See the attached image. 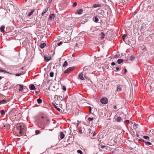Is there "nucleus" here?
<instances>
[{"mask_svg":"<svg viewBox=\"0 0 154 154\" xmlns=\"http://www.w3.org/2000/svg\"><path fill=\"white\" fill-rule=\"evenodd\" d=\"M35 132L36 134H38L40 133V131L39 130H37L35 131Z\"/></svg>","mask_w":154,"mask_h":154,"instance_id":"c9c22d12","label":"nucleus"},{"mask_svg":"<svg viewBox=\"0 0 154 154\" xmlns=\"http://www.w3.org/2000/svg\"><path fill=\"white\" fill-rule=\"evenodd\" d=\"M55 17V15L54 14H51L49 16V20H54Z\"/></svg>","mask_w":154,"mask_h":154,"instance_id":"6e6552de","label":"nucleus"},{"mask_svg":"<svg viewBox=\"0 0 154 154\" xmlns=\"http://www.w3.org/2000/svg\"><path fill=\"white\" fill-rule=\"evenodd\" d=\"M54 73L53 72H51L50 73V76L51 77H52L54 76Z\"/></svg>","mask_w":154,"mask_h":154,"instance_id":"7c9ffc66","label":"nucleus"},{"mask_svg":"<svg viewBox=\"0 0 154 154\" xmlns=\"http://www.w3.org/2000/svg\"><path fill=\"white\" fill-rule=\"evenodd\" d=\"M0 71L1 72H5L6 73H8V72H7L6 71H5L4 70H2V69H0Z\"/></svg>","mask_w":154,"mask_h":154,"instance_id":"4c0bfd02","label":"nucleus"},{"mask_svg":"<svg viewBox=\"0 0 154 154\" xmlns=\"http://www.w3.org/2000/svg\"><path fill=\"white\" fill-rule=\"evenodd\" d=\"M105 36V34L103 32H101L100 34V38L101 39H103L104 38Z\"/></svg>","mask_w":154,"mask_h":154,"instance_id":"ddd939ff","label":"nucleus"},{"mask_svg":"<svg viewBox=\"0 0 154 154\" xmlns=\"http://www.w3.org/2000/svg\"><path fill=\"white\" fill-rule=\"evenodd\" d=\"M98 18L97 17H95L94 18V21L96 23H97L98 22Z\"/></svg>","mask_w":154,"mask_h":154,"instance_id":"cd10ccee","label":"nucleus"},{"mask_svg":"<svg viewBox=\"0 0 154 154\" xmlns=\"http://www.w3.org/2000/svg\"><path fill=\"white\" fill-rule=\"evenodd\" d=\"M75 68L74 66L70 67L67 69L64 72V73H67L73 70Z\"/></svg>","mask_w":154,"mask_h":154,"instance_id":"39448f33","label":"nucleus"},{"mask_svg":"<svg viewBox=\"0 0 154 154\" xmlns=\"http://www.w3.org/2000/svg\"><path fill=\"white\" fill-rule=\"evenodd\" d=\"M36 93L37 95L38 94L39 92L38 91H36Z\"/></svg>","mask_w":154,"mask_h":154,"instance_id":"3c124183","label":"nucleus"},{"mask_svg":"<svg viewBox=\"0 0 154 154\" xmlns=\"http://www.w3.org/2000/svg\"><path fill=\"white\" fill-rule=\"evenodd\" d=\"M60 97H61L60 96H58L57 95H55V96L54 97L55 100H54V102L57 105V104L56 103L57 102V100L59 101H60Z\"/></svg>","mask_w":154,"mask_h":154,"instance_id":"423d86ee","label":"nucleus"},{"mask_svg":"<svg viewBox=\"0 0 154 154\" xmlns=\"http://www.w3.org/2000/svg\"><path fill=\"white\" fill-rule=\"evenodd\" d=\"M124 61V60H123V59H118V60H117V62L118 63V64H120L121 63H122Z\"/></svg>","mask_w":154,"mask_h":154,"instance_id":"6ab92c4d","label":"nucleus"},{"mask_svg":"<svg viewBox=\"0 0 154 154\" xmlns=\"http://www.w3.org/2000/svg\"><path fill=\"white\" fill-rule=\"evenodd\" d=\"M124 71H125V73L126 72H127V69H125L124 70Z\"/></svg>","mask_w":154,"mask_h":154,"instance_id":"8fccbe9b","label":"nucleus"},{"mask_svg":"<svg viewBox=\"0 0 154 154\" xmlns=\"http://www.w3.org/2000/svg\"><path fill=\"white\" fill-rule=\"evenodd\" d=\"M95 135H96V134H95V133H93V136H95Z\"/></svg>","mask_w":154,"mask_h":154,"instance_id":"603ef678","label":"nucleus"},{"mask_svg":"<svg viewBox=\"0 0 154 154\" xmlns=\"http://www.w3.org/2000/svg\"><path fill=\"white\" fill-rule=\"evenodd\" d=\"M4 128H7V126H6V125H5L4 126Z\"/></svg>","mask_w":154,"mask_h":154,"instance_id":"09e8293b","label":"nucleus"},{"mask_svg":"<svg viewBox=\"0 0 154 154\" xmlns=\"http://www.w3.org/2000/svg\"><path fill=\"white\" fill-rule=\"evenodd\" d=\"M34 11V9H31L29 10L26 13L27 16L29 17H30L33 13Z\"/></svg>","mask_w":154,"mask_h":154,"instance_id":"7ed1b4c3","label":"nucleus"},{"mask_svg":"<svg viewBox=\"0 0 154 154\" xmlns=\"http://www.w3.org/2000/svg\"><path fill=\"white\" fill-rule=\"evenodd\" d=\"M0 113L2 115H5V111L3 109L0 110Z\"/></svg>","mask_w":154,"mask_h":154,"instance_id":"bb28decb","label":"nucleus"},{"mask_svg":"<svg viewBox=\"0 0 154 154\" xmlns=\"http://www.w3.org/2000/svg\"><path fill=\"white\" fill-rule=\"evenodd\" d=\"M44 58L45 61L47 62H48L51 60V57H46L45 56L44 57Z\"/></svg>","mask_w":154,"mask_h":154,"instance_id":"9b49d317","label":"nucleus"},{"mask_svg":"<svg viewBox=\"0 0 154 154\" xmlns=\"http://www.w3.org/2000/svg\"><path fill=\"white\" fill-rule=\"evenodd\" d=\"M111 65L112 66H114L116 65V63L114 62H113L111 63Z\"/></svg>","mask_w":154,"mask_h":154,"instance_id":"a19ab883","label":"nucleus"},{"mask_svg":"<svg viewBox=\"0 0 154 154\" xmlns=\"http://www.w3.org/2000/svg\"><path fill=\"white\" fill-rule=\"evenodd\" d=\"M139 140L140 141L144 142V143H145V141L144 140H143V139H140Z\"/></svg>","mask_w":154,"mask_h":154,"instance_id":"37998d69","label":"nucleus"},{"mask_svg":"<svg viewBox=\"0 0 154 154\" xmlns=\"http://www.w3.org/2000/svg\"><path fill=\"white\" fill-rule=\"evenodd\" d=\"M64 137H65V135L62 132H61L60 133V137L61 138V139H63L64 138Z\"/></svg>","mask_w":154,"mask_h":154,"instance_id":"f3484780","label":"nucleus"},{"mask_svg":"<svg viewBox=\"0 0 154 154\" xmlns=\"http://www.w3.org/2000/svg\"><path fill=\"white\" fill-rule=\"evenodd\" d=\"M83 76L84 75L83 73H79V78L82 80H84V79Z\"/></svg>","mask_w":154,"mask_h":154,"instance_id":"4468645a","label":"nucleus"},{"mask_svg":"<svg viewBox=\"0 0 154 154\" xmlns=\"http://www.w3.org/2000/svg\"><path fill=\"white\" fill-rule=\"evenodd\" d=\"M23 86L21 85H20V88H19V91H22L23 90Z\"/></svg>","mask_w":154,"mask_h":154,"instance_id":"5701e85b","label":"nucleus"},{"mask_svg":"<svg viewBox=\"0 0 154 154\" xmlns=\"http://www.w3.org/2000/svg\"><path fill=\"white\" fill-rule=\"evenodd\" d=\"M63 90L65 91L66 90V88L65 86H63Z\"/></svg>","mask_w":154,"mask_h":154,"instance_id":"79ce46f5","label":"nucleus"},{"mask_svg":"<svg viewBox=\"0 0 154 154\" xmlns=\"http://www.w3.org/2000/svg\"><path fill=\"white\" fill-rule=\"evenodd\" d=\"M151 134L153 135L154 136V130H151L150 131Z\"/></svg>","mask_w":154,"mask_h":154,"instance_id":"e433bc0d","label":"nucleus"},{"mask_svg":"<svg viewBox=\"0 0 154 154\" xmlns=\"http://www.w3.org/2000/svg\"><path fill=\"white\" fill-rule=\"evenodd\" d=\"M129 122V120H126L125 121V122H126V123H128Z\"/></svg>","mask_w":154,"mask_h":154,"instance_id":"a18cd8bd","label":"nucleus"},{"mask_svg":"<svg viewBox=\"0 0 154 154\" xmlns=\"http://www.w3.org/2000/svg\"><path fill=\"white\" fill-rule=\"evenodd\" d=\"M24 127L23 126L20 125H18L17 126V128L19 131V133L21 134L23 133L24 132Z\"/></svg>","mask_w":154,"mask_h":154,"instance_id":"f257e3e1","label":"nucleus"},{"mask_svg":"<svg viewBox=\"0 0 154 154\" xmlns=\"http://www.w3.org/2000/svg\"><path fill=\"white\" fill-rule=\"evenodd\" d=\"M43 118V117H42V118Z\"/></svg>","mask_w":154,"mask_h":154,"instance_id":"6e6d98bb","label":"nucleus"},{"mask_svg":"<svg viewBox=\"0 0 154 154\" xmlns=\"http://www.w3.org/2000/svg\"><path fill=\"white\" fill-rule=\"evenodd\" d=\"M100 101L103 104H106L108 103V99L106 97H103L100 99Z\"/></svg>","mask_w":154,"mask_h":154,"instance_id":"20e7f679","label":"nucleus"},{"mask_svg":"<svg viewBox=\"0 0 154 154\" xmlns=\"http://www.w3.org/2000/svg\"><path fill=\"white\" fill-rule=\"evenodd\" d=\"M37 101L38 103H42V101L41 99L38 98L37 99Z\"/></svg>","mask_w":154,"mask_h":154,"instance_id":"393cba45","label":"nucleus"},{"mask_svg":"<svg viewBox=\"0 0 154 154\" xmlns=\"http://www.w3.org/2000/svg\"><path fill=\"white\" fill-rule=\"evenodd\" d=\"M6 102V100H0V104L5 103Z\"/></svg>","mask_w":154,"mask_h":154,"instance_id":"b1692460","label":"nucleus"},{"mask_svg":"<svg viewBox=\"0 0 154 154\" xmlns=\"http://www.w3.org/2000/svg\"><path fill=\"white\" fill-rule=\"evenodd\" d=\"M52 0H49V1H48L49 3L50 4L51 3Z\"/></svg>","mask_w":154,"mask_h":154,"instance_id":"c03bdc74","label":"nucleus"},{"mask_svg":"<svg viewBox=\"0 0 154 154\" xmlns=\"http://www.w3.org/2000/svg\"><path fill=\"white\" fill-rule=\"evenodd\" d=\"M68 65V63L66 61H65L64 63L63 64V66L66 67Z\"/></svg>","mask_w":154,"mask_h":154,"instance_id":"4be33fe9","label":"nucleus"},{"mask_svg":"<svg viewBox=\"0 0 154 154\" xmlns=\"http://www.w3.org/2000/svg\"><path fill=\"white\" fill-rule=\"evenodd\" d=\"M126 37V35H125V34L124 35L122 36L123 39V41H125V38Z\"/></svg>","mask_w":154,"mask_h":154,"instance_id":"2f4dec72","label":"nucleus"},{"mask_svg":"<svg viewBox=\"0 0 154 154\" xmlns=\"http://www.w3.org/2000/svg\"><path fill=\"white\" fill-rule=\"evenodd\" d=\"M117 91H120L122 89V87L120 85H118L117 87Z\"/></svg>","mask_w":154,"mask_h":154,"instance_id":"aec40b11","label":"nucleus"},{"mask_svg":"<svg viewBox=\"0 0 154 154\" xmlns=\"http://www.w3.org/2000/svg\"><path fill=\"white\" fill-rule=\"evenodd\" d=\"M49 8V7H47L45 8L44 10L43 11L42 13V16H43L44 14L48 11Z\"/></svg>","mask_w":154,"mask_h":154,"instance_id":"9d476101","label":"nucleus"},{"mask_svg":"<svg viewBox=\"0 0 154 154\" xmlns=\"http://www.w3.org/2000/svg\"><path fill=\"white\" fill-rule=\"evenodd\" d=\"M2 77L0 76V80H1L2 79Z\"/></svg>","mask_w":154,"mask_h":154,"instance_id":"864d4df0","label":"nucleus"},{"mask_svg":"<svg viewBox=\"0 0 154 154\" xmlns=\"http://www.w3.org/2000/svg\"><path fill=\"white\" fill-rule=\"evenodd\" d=\"M137 124H134L133 126V128L134 129H136L137 128Z\"/></svg>","mask_w":154,"mask_h":154,"instance_id":"a878e982","label":"nucleus"},{"mask_svg":"<svg viewBox=\"0 0 154 154\" xmlns=\"http://www.w3.org/2000/svg\"><path fill=\"white\" fill-rule=\"evenodd\" d=\"M115 118L116 119V121L118 122H120L122 121V118L119 117V116H115Z\"/></svg>","mask_w":154,"mask_h":154,"instance_id":"1a4fd4ad","label":"nucleus"},{"mask_svg":"<svg viewBox=\"0 0 154 154\" xmlns=\"http://www.w3.org/2000/svg\"><path fill=\"white\" fill-rule=\"evenodd\" d=\"M52 104L53 106H54V107L56 109L57 111H60V109L59 108H58L57 106L55 105L54 103H52Z\"/></svg>","mask_w":154,"mask_h":154,"instance_id":"2eb2a0df","label":"nucleus"},{"mask_svg":"<svg viewBox=\"0 0 154 154\" xmlns=\"http://www.w3.org/2000/svg\"><path fill=\"white\" fill-rule=\"evenodd\" d=\"M29 88L31 90H34L35 89V87L33 84L30 85L29 86Z\"/></svg>","mask_w":154,"mask_h":154,"instance_id":"f8f14e48","label":"nucleus"},{"mask_svg":"<svg viewBox=\"0 0 154 154\" xmlns=\"http://www.w3.org/2000/svg\"><path fill=\"white\" fill-rule=\"evenodd\" d=\"M143 138L144 139H148V140H149V137L148 136H144L143 137Z\"/></svg>","mask_w":154,"mask_h":154,"instance_id":"f704fd0d","label":"nucleus"},{"mask_svg":"<svg viewBox=\"0 0 154 154\" xmlns=\"http://www.w3.org/2000/svg\"><path fill=\"white\" fill-rule=\"evenodd\" d=\"M131 123L133 124V122H131Z\"/></svg>","mask_w":154,"mask_h":154,"instance_id":"4d7b16f0","label":"nucleus"},{"mask_svg":"<svg viewBox=\"0 0 154 154\" xmlns=\"http://www.w3.org/2000/svg\"><path fill=\"white\" fill-rule=\"evenodd\" d=\"M5 28L4 26H2L1 27L0 29L2 32H5Z\"/></svg>","mask_w":154,"mask_h":154,"instance_id":"dca6fc26","label":"nucleus"},{"mask_svg":"<svg viewBox=\"0 0 154 154\" xmlns=\"http://www.w3.org/2000/svg\"><path fill=\"white\" fill-rule=\"evenodd\" d=\"M113 108L114 109H117V107L116 106H113Z\"/></svg>","mask_w":154,"mask_h":154,"instance_id":"de8ad7c7","label":"nucleus"},{"mask_svg":"<svg viewBox=\"0 0 154 154\" xmlns=\"http://www.w3.org/2000/svg\"><path fill=\"white\" fill-rule=\"evenodd\" d=\"M83 10L82 9H78L77 10L76 12L78 14H81L83 13Z\"/></svg>","mask_w":154,"mask_h":154,"instance_id":"0eeeda50","label":"nucleus"},{"mask_svg":"<svg viewBox=\"0 0 154 154\" xmlns=\"http://www.w3.org/2000/svg\"><path fill=\"white\" fill-rule=\"evenodd\" d=\"M77 152L80 154H83L82 152L80 150H78L77 151Z\"/></svg>","mask_w":154,"mask_h":154,"instance_id":"c85d7f7f","label":"nucleus"},{"mask_svg":"<svg viewBox=\"0 0 154 154\" xmlns=\"http://www.w3.org/2000/svg\"><path fill=\"white\" fill-rule=\"evenodd\" d=\"M27 0H25V2H27Z\"/></svg>","mask_w":154,"mask_h":154,"instance_id":"5fc2aeb1","label":"nucleus"},{"mask_svg":"<svg viewBox=\"0 0 154 154\" xmlns=\"http://www.w3.org/2000/svg\"><path fill=\"white\" fill-rule=\"evenodd\" d=\"M145 143L147 145H151V143L150 142L145 141Z\"/></svg>","mask_w":154,"mask_h":154,"instance_id":"c756f323","label":"nucleus"},{"mask_svg":"<svg viewBox=\"0 0 154 154\" xmlns=\"http://www.w3.org/2000/svg\"><path fill=\"white\" fill-rule=\"evenodd\" d=\"M14 75L16 76H20L21 75V74L20 73H17V74H14Z\"/></svg>","mask_w":154,"mask_h":154,"instance_id":"58836bf2","label":"nucleus"},{"mask_svg":"<svg viewBox=\"0 0 154 154\" xmlns=\"http://www.w3.org/2000/svg\"><path fill=\"white\" fill-rule=\"evenodd\" d=\"M108 149L109 148L106 146L102 145L100 148V150L102 151L107 152V151L108 150Z\"/></svg>","mask_w":154,"mask_h":154,"instance_id":"f03ea898","label":"nucleus"},{"mask_svg":"<svg viewBox=\"0 0 154 154\" xmlns=\"http://www.w3.org/2000/svg\"><path fill=\"white\" fill-rule=\"evenodd\" d=\"M63 43V42H60L58 44V45L59 46H60Z\"/></svg>","mask_w":154,"mask_h":154,"instance_id":"ea45409f","label":"nucleus"},{"mask_svg":"<svg viewBox=\"0 0 154 154\" xmlns=\"http://www.w3.org/2000/svg\"><path fill=\"white\" fill-rule=\"evenodd\" d=\"M45 45L46 44L45 43H42L40 44V47L41 48H43L45 46Z\"/></svg>","mask_w":154,"mask_h":154,"instance_id":"412c9836","label":"nucleus"},{"mask_svg":"<svg viewBox=\"0 0 154 154\" xmlns=\"http://www.w3.org/2000/svg\"><path fill=\"white\" fill-rule=\"evenodd\" d=\"M77 3L76 2H75L73 3L72 6L74 7H75L77 6Z\"/></svg>","mask_w":154,"mask_h":154,"instance_id":"473e14b6","label":"nucleus"},{"mask_svg":"<svg viewBox=\"0 0 154 154\" xmlns=\"http://www.w3.org/2000/svg\"><path fill=\"white\" fill-rule=\"evenodd\" d=\"M94 119L93 118L89 117L88 118V120L89 121H91Z\"/></svg>","mask_w":154,"mask_h":154,"instance_id":"72a5a7b5","label":"nucleus"},{"mask_svg":"<svg viewBox=\"0 0 154 154\" xmlns=\"http://www.w3.org/2000/svg\"><path fill=\"white\" fill-rule=\"evenodd\" d=\"M101 6V5L98 4H95L93 5V7L94 8H96Z\"/></svg>","mask_w":154,"mask_h":154,"instance_id":"a211bd4d","label":"nucleus"},{"mask_svg":"<svg viewBox=\"0 0 154 154\" xmlns=\"http://www.w3.org/2000/svg\"><path fill=\"white\" fill-rule=\"evenodd\" d=\"M62 154L61 153H59V154Z\"/></svg>","mask_w":154,"mask_h":154,"instance_id":"13d9d810","label":"nucleus"},{"mask_svg":"<svg viewBox=\"0 0 154 154\" xmlns=\"http://www.w3.org/2000/svg\"><path fill=\"white\" fill-rule=\"evenodd\" d=\"M119 67H116V69L117 70H119Z\"/></svg>","mask_w":154,"mask_h":154,"instance_id":"49530a36","label":"nucleus"}]
</instances>
